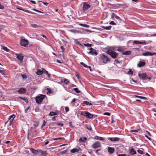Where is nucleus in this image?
<instances>
[{"instance_id":"de8ad7c7","label":"nucleus","mask_w":156,"mask_h":156,"mask_svg":"<svg viewBox=\"0 0 156 156\" xmlns=\"http://www.w3.org/2000/svg\"><path fill=\"white\" fill-rule=\"evenodd\" d=\"M139 130V129H137V130H130V132L131 133H132L133 132H136V133H137V132Z\"/></svg>"},{"instance_id":"79ce46f5","label":"nucleus","mask_w":156,"mask_h":156,"mask_svg":"<svg viewBox=\"0 0 156 156\" xmlns=\"http://www.w3.org/2000/svg\"><path fill=\"white\" fill-rule=\"evenodd\" d=\"M84 45L86 47H90L92 46V44L89 43L84 44Z\"/></svg>"},{"instance_id":"f704fd0d","label":"nucleus","mask_w":156,"mask_h":156,"mask_svg":"<svg viewBox=\"0 0 156 156\" xmlns=\"http://www.w3.org/2000/svg\"><path fill=\"white\" fill-rule=\"evenodd\" d=\"M2 47L3 49L5 51H6L7 52H8L9 51V49H8L6 47H5L4 46H3Z\"/></svg>"},{"instance_id":"58836bf2","label":"nucleus","mask_w":156,"mask_h":156,"mask_svg":"<svg viewBox=\"0 0 156 156\" xmlns=\"http://www.w3.org/2000/svg\"><path fill=\"white\" fill-rule=\"evenodd\" d=\"M80 64L83 66L84 67L87 68L88 66H87V65L84 63L83 62H81Z\"/></svg>"},{"instance_id":"6ab92c4d","label":"nucleus","mask_w":156,"mask_h":156,"mask_svg":"<svg viewBox=\"0 0 156 156\" xmlns=\"http://www.w3.org/2000/svg\"><path fill=\"white\" fill-rule=\"evenodd\" d=\"M43 73V70H41L40 69H37V72H36V73L39 75H41Z\"/></svg>"},{"instance_id":"a18cd8bd","label":"nucleus","mask_w":156,"mask_h":156,"mask_svg":"<svg viewBox=\"0 0 156 156\" xmlns=\"http://www.w3.org/2000/svg\"><path fill=\"white\" fill-rule=\"evenodd\" d=\"M64 139V138L63 137H58V138H54L53 139H52V140H57L58 139L61 140V139Z\"/></svg>"},{"instance_id":"2eb2a0df","label":"nucleus","mask_w":156,"mask_h":156,"mask_svg":"<svg viewBox=\"0 0 156 156\" xmlns=\"http://www.w3.org/2000/svg\"><path fill=\"white\" fill-rule=\"evenodd\" d=\"M114 17H115L117 19L119 20H121V19L119 16H117L114 13H112L111 15V18L113 19Z\"/></svg>"},{"instance_id":"a878e982","label":"nucleus","mask_w":156,"mask_h":156,"mask_svg":"<svg viewBox=\"0 0 156 156\" xmlns=\"http://www.w3.org/2000/svg\"><path fill=\"white\" fill-rule=\"evenodd\" d=\"M101 28L106 30H110L112 28V26H109L108 27L102 26Z\"/></svg>"},{"instance_id":"a19ab883","label":"nucleus","mask_w":156,"mask_h":156,"mask_svg":"<svg viewBox=\"0 0 156 156\" xmlns=\"http://www.w3.org/2000/svg\"><path fill=\"white\" fill-rule=\"evenodd\" d=\"M21 76L23 79H25L27 78V76L25 74H21Z\"/></svg>"},{"instance_id":"20e7f679","label":"nucleus","mask_w":156,"mask_h":156,"mask_svg":"<svg viewBox=\"0 0 156 156\" xmlns=\"http://www.w3.org/2000/svg\"><path fill=\"white\" fill-rule=\"evenodd\" d=\"M138 75L139 78L143 80H150L151 79V77L147 76V74L146 73H139Z\"/></svg>"},{"instance_id":"f03ea898","label":"nucleus","mask_w":156,"mask_h":156,"mask_svg":"<svg viewBox=\"0 0 156 156\" xmlns=\"http://www.w3.org/2000/svg\"><path fill=\"white\" fill-rule=\"evenodd\" d=\"M106 53L111 56V57L114 59L116 58L119 55V54L113 51L111 49H108L106 52Z\"/></svg>"},{"instance_id":"dca6fc26","label":"nucleus","mask_w":156,"mask_h":156,"mask_svg":"<svg viewBox=\"0 0 156 156\" xmlns=\"http://www.w3.org/2000/svg\"><path fill=\"white\" fill-rule=\"evenodd\" d=\"M136 151L134 150L133 148H131L130 149L129 151V154L131 155L136 154Z\"/></svg>"},{"instance_id":"e2e57ef3","label":"nucleus","mask_w":156,"mask_h":156,"mask_svg":"<svg viewBox=\"0 0 156 156\" xmlns=\"http://www.w3.org/2000/svg\"><path fill=\"white\" fill-rule=\"evenodd\" d=\"M4 8L3 5H1V3L0 2V9H3Z\"/></svg>"},{"instance_id":"f8f14e48","label":"nucleus","mask_w":156,"mask_h":156,"mask_svg":"<svg viewBox=\"0 0 156 156\" xmlns=\"http://www.w3.org/2000/svg\"><path fill=\"white\" fill-rule=\"evenodd\" d=\"M108 139L112 141H119L120 139L118 137H108Z\"/></svg>"},{"instance_id":"c756f323","label":"nucleus","mask_w":156,"mask_h":156,"mask_svg":"<svg viewBox=\"0 0 156 156\" xmlns=\"http://www.w3.org/2000/svg\"><path fill=\"white\" fill-rule=\"evenodd\" d=\"M79 25L83 27H86V28H89V25H87V24H82V23H80L79 24Z\"/></svg>"},{"instance_id":"603ef678","label":"nucleus","mask_w":156,"mask_h":156,"mask_svg":"<svg viewBox=\"0 0 156 156\" xmlns=\"http://www.w3.org/2000/svg\"><path fill=\"white\" fill-rule=\"evenodd\" d=\"M69 31L70 32H72L75 33V32H76L77 31V30H72H72H69Z\"/></svg>"},{"instance_id":"5701e85b","label":"nucleus","mask_w":156,"mask_h":156,"mask_svg":"<svg viewBox=\"0 0 156 156\" xmlns=\"http://www.w3.org/2000/svg\"><path fill=\"white\" fill-rule=\"evenodd\" d=\"M87 139L86 137H81L79 139V141L80 142H84Z\"/></svg>"},{"instance_id":"412c9836","label":"nucleus","mask_w":156,"mask_h":156,"mask_svg":"<svg viewBox=\"0 0 156 156\" xmlns=\"http://www.w3.org/2000/svg\"><path fill=\"white\" fill-rule=\"evenodd\" d=\"M42 70H43V73L47 75L48 77L50 78V77L51 75L48 73V72L47 70L44 68H42Z\"/></svg>"},{"instance_id":"9b49d317","label":"nucleus","mask_w":156,"mask_h":156,"mask_svg":"<svg viewBox=\"0 0 156 156\" xmlns=\"http://www.w3.org/2000/svg\"><path fill=\"white\" fill-rule=\"evenodd\" d=\"M156 54V53H153L152 52H150L148 51H147L145 52H144L142 53V55L144 56H152Z\"/></svg>"},{"instance_id":"49530a36","label":"nucleus","mask_w":156,"mask_h":156,"mask_svg":"<svg viewBox=\"0 0 156 156\" xmlns=\"http://www.w3.org/2000/svg\"><path fill=\"white\" fill-rule=\"evenodd\" d=\"M15 117V115H14V114H13L11 115H10L9 117V120H10L11 118H13V119H14V118Z\"/></svg>"},{"instance_id":"39448f33","label":"nucleus","mask_w":156,"mask_h":156,"mask_svg":"<svg viewBox=\"0 0 156 156\" xmlns=\"http://www.w3.org/2000/svg\"><path fill=\"white\" fill-rule=\"evenodd\" d=\"M81 115H82L86 117L87 119H91L94 116L93 115L87 111H82L81 112Z\"/></svg>"},{"instance_id":"338daca9","label":"nucleus","mask_w":156,"mask_h":156,"mask_svg":"<svg viewBox=\"0 0 156 156\" xmlns=\"http://www.w3.org/2000/svg\"><path fill=\"white\" fill-rule=\"evenodd\" d=\"M115 62H116V63L117 64V63H120V62L119 61H118L117 59H115Z\"/></svg>"},{"instance_id":"8fccbe9b","label":"nucleus","mask_w":156,"mask_h":156,"mask_svg":"<svg viewBox=\"0 0 156 156\" xmlns=\"http://www.w3.org/2000/svg\"><path fill=\"white\" fill-rule=\"evenodd\" d=\"M43 152H42L41 153L42 154V155H43V156H46V154H47L46 151H43Z\"/></svg>"},{"instance_id":"69168bd1","label":"nucleus","mask_w":156,"mask_h":156,"mask_svg":"<svg viewBox=\"0 0 156 156\" xmlns=\"http://www.w3.org/2000/svg\"><path fill=\"white\" fill-rule=\"evenodd\" d=\"M0 73L2 75H4L5 72L4 71L0 69Z\"/></svg>"},{"instance_id":"e433bc0d","label":"nucleus","mask_w":156,"mask_h":156,"mask_svg":"<svg viewBox=\"0 0 156 156\" xmlns=\"http://www.w3.org/2000/svg\"><path fill=\"white\" fill-rule=\"evenodd\" d=\"M30 26L31 27L34 28H36L38 27V25L35 24H31Z\"/></svg>"},{"instance_id":"09e8293b","label":"nucleus","mask_w":156,"mask_h":156,"mask_svg":"<svg viewBox=\"0 0 156 156\" xmlns=\"http://www.w3.org/2000/svg\"><path fill=\"white\" fill-rule=\"evenodd\" d=\"M109 24L113 25H116V23H115L113 21H111L109 23Z\"/></svg>"},{"instance_id":"9d476101","label":"nucleus","mask_w":156,"mask_h":156,"mask_svg":"<svg viewBox=\"0 0 156 156\" xmlns=\"http://www.w3.org/2000/svg\"><path fill=\"white\" fill-rule=\"evenodd\" d=\"M26 91V89L24 88H21L18 90V92L20 94H24Z\"/></svg>"},{"instance_id":"3c124183","label":"nucleus","mask_w":156,"mask_h":156,"mask_svg":"<svg viewBox=\"0 0 156 156\" xmlns=\"http://www.w3.org/2000/svg\"><path fill=\"white\" fill-rule=\"evenodd\" d=\"M103 114L105 115L110 116L111 115L110 113L108 112H105L103 113Z\"/></svg>"},{"instance_id":"864d4df0","label":"nucleus","mask_w":156,"mask_h":156,"mask_svg":"<svg viewBox=\"0 0 156 156\" xmlns=\"http://www.w3.org/2000/svg\"><path fill=\"white\" fill-rule=\"evenodd\" d=\"M54 112H50L49 115H50L51 116H52L53 115H54Z\"/></svg>"},{"instance_id":"f3484780","label":"nucleus","mask_w":156,"mask_h":156,"mask_svg":"<svg viewBox=\"0 0 156 156\" xmlns=\"http://www.w3.org/2000/svg\"><path fill=\"white\" fill-rule=\"evenodd\" d=\"M16 58L20 60L21 62H22L23 58V56H22L18 54H16Z\"/></svg>"},{"instance_id":"774afa93","label":"nucleus","mask_w":156,"mask_h":156,"mask_svg":"<svg viewBox=\"0 0 156 156\" xmlns=\"http://www.w3.org/2000/svg\"><path fill=\"white\" fill-rule=\"evenodd\" d=\"M69 123L70 124V126L72 128H74V126L72 125V122H70Z\"/></svg>"},{"instance_id":"5fc2aeb1","label":"nucleus","mask_w":156,"mask_h":156,"mask_svg":"<svg viewBox=\"0 0 156 156\" xmlns=\"http://www.w3.org/2000/svg\"><path fill=\"white\" fill-rule=\"evenodd\" d=\"M65 111L66 112H67L69 111V108L68 107H65Z\"/></svg>"},{"instance_id":"680f3d73","label":"nucleus","mask_w":156,"mask_h":156,"mask_svg":"<svg viewBox=\"0 0 156 156\" xmlns=\"http://www.w3.org/2000/svg\"><path fill=\"white\" fill-rule=\"evenodd\" d=\"M13 120V119H12V120H11L9 123V126H10L12 124V121Z\"/></svg>"},{"instance_id":"6e6552de","label":"nucleus","mask_w":156,"mask_h":156,"mask_svg":"<svg viewBox=\"0 0 156 156\" xmlns=\"http://www.w3.org/2000/svg\"><path fill=\"white\" fill-rule=\"evenodd\" d=\"M90 7V5L87 2H85L83 5L82 10L83 11L85 12Z\"/></svg>"},{"instance_id":"7ed1b4c3","label":"nucleus","mask_w":156,"mask_h":156,"mask_svg":"<svg viewBox=\"0 0 156 156\" xmlns=\"http://www.w3.org/2000/svg\"><path fill=\"white\" fill-rule=\"evenodd\" d=\"M46 97V96L44 95L41 94L37 96L35 98V100L37 103L39 104H41L43 100Z\"/></svg>"},{"instance_id":"ea45409f","label":"nucleus","mask_w":156,"mask_h":156,"mask_svg":"<svg viewBox=\"0 0 156 156\" xmlns=\"http://www.w3.org/2000/svg\"><path fill=\"white\" fill-rule=\"evenodd\" d=\"M147 44V43L145 41H139V44Z\"/></svg>"},{"instance_id":"c9c22d12","label":"nucleus","mask_w":156,"mask_h":156,"mask_svg":"<svg viewBox=\"0 0 156 156\" xmlns=\"http://www.w3.org/2000/svg\"><path fill=\"white\" fill-rule=\"evenodd\" d=\"M47 90H48L47 93V94H51L52 92L50 88H47Z\"/></svg>"},{"instance_id":"37998d69","label":"nucleus","mask_w":156,"mask_h":156,"mask_svg":"<svg viewBox=\"0 0 156 156\" xmlns=\"http://www.w3.org/2000/svg\"><path fill=\"white\" fill-rule=\"evenodd\" d=\"M137 151L138 153H139L141 154H144L143 151L140 149L138 150Z\"/></svg>"},{"instance_id":"b1692460","label":"nucleus","mask_w":156,"mask_h":156,"mask_svg":"<svg viewBox=\"0 0 156 156\" xmlns=\"http://www.w3.org/2000/svg\"><path fill=\"white\" fill-rule=\"evenodd\" d=\"M30 151L32 152V153H33L34 154H36L38 153L37 150H35L34 149L32 148H30Z\"/></svg>"},{"instance_id":"2f4dec72","label":"nucleus","mask_w":156,"mask_h":156,"mask_svg":"<svg viewBox=\"0 0 156 156\" xmlns=\"http://www.w3.org/2000/svg\"><path fill=\"white\" fill-rule=\"evenodd\" d=\"M73 90L76 93H80L81 91L79 90L77 88H74L73 89Z\"/></svg>"},{"instance_id":"6e6d98bb","label":"nucleus","mask_w":156,"mask_h":156,"mask_svg":"<svg viewBox=\"0 0 156 156\" xmlns=\"http://www.w3.org/2000/svg\"><path fill=\"white\" fill-rule=\"evenodd\" d=\"M139 98L142 99H145V100H147V98H146V97L140 96H139Z\"/></svg>"},{"instance_id":"f257e3e1","label":"nucleus","mask_w":156,"mask_h":156,"mask_svg":"<svg viewBox=\"0 0 156 156\" xmlns=\"http://www.w3.org/2000/svg\"><path fill=\"white\" fill-rule=\"evenodd\" d=\"M99 59L100 61L103 62L104 64H106L110 61V59L108 57L103 54L100 55L99 56Z\"/></svg>"},{"instance_id":"1a4fd4ad","label":"nucleus","mask_w":156,"mask_h":156,"mask_svg":"<svg viewBox=\"0 0 156 156\" xmlns=\"http://www.w3.org/2000/svg\"><path fill=\"white\" fill-rule=\"evenodd\" d=\"M89 50L90 51L88 52V53L90 54H91L93 55H97L98 53L97 52L96 50L92 48H90Z\"/></svg>"},{"instance_id":"4468645a","label":"nucleus","mask_w":156,"mask_h":156,"mask_svg":"<svg viewBox=\"0 0 156 156\" xmlns=\"http://www.w3.org/2000/svg\"><path fill=\"white\" fill-rule=\"evenodd\" d=\"M94 139L95 140H98L101 141H105L106 140L105 139L101 137H100L98 136H94Z\"/></svg>"},{"instance_id":"0e129e2a","label":"nucleus","mask_w":156,"mask_h":156,"mask_svg":"<svg viewBox=\"0 0 156 156\" xmlns=\"http://www.w3.org/2000/svg\"><path fill=\"white\" fill-rule=\"evenodd\" d=\"M84 29V30L86 32H89L90 33H91L92 32V31L90 30H87V29Z\"/></svg>"},{"instance_id":"4d7b16f0","label":"nucleus","mask_w":156,"mask_h":156,"mask_svg":"<svg viewBox=\"0 0 156 156\" xmlns=\"http://www.w3.org/2000/svg\"><path fill=\"white\" fill-rule=\"evenodd\" d=\"M139 41H135L133 43L135 44H139Z\"/></svg>"},{"instance_id":"bf43d9fd","label":"nucleus","mask_w":156,"mask_h":156,"mask_svg":"<svg viewBox=\"0 0 156 156\" xmlns=\"http://www.w3.org/2000/svg\"><path fill=\"white\" fill-rule=\"evenodd\" d=\"M58 126H63V124L62 123H56Z\"/></svg>"},{"instance_id":"393cba45","label":"nucleus","mask_w":156,"mask_h":156,"mask_svg":"<svg viewBox=\"0 0 156 156\" xmlns=\"http://www.w3.org/2000/svg\"><path fill=\"white\" fill-rule=\"evenodd\" d=\"M82 105H92V104L88 101H84L83 103H82Z\"/></svg>"},{"instance_id":"473e14b6","label":"nucleus","mask_w":156,"mask_h":156,"mask_svg":"<svg viewBox=\"0 0 156 156\" xmlns=\"http://www.w3.org/2000/svg\"><path fill=\"white\" fill-rule=\"evenodd\" d=\"M39 124V123L38 122H34L33 124V126L35 127H36L38 126Z\"/></svg>"},{"instance_id":"cd10ccee","label":"nucleus","mask_w":156,"mask_h":156,"mask_svg":"<svg viewBox=\"0 0 156 156\" xmlns=\"http://www.w3.org/2000/svg\"><path fill=\"white\" fill-rule=\"evenodd\" d=\"M79 151V150L77 148H74L72 149L70 151V152L72 153H74L75 152H78Z\"/></svg>"},{"instance_id":"aec40b11","label":"nucleus","mask_w":156,"mask_h":156,"mask_svg":"<svg viewBox=\"0 0 156 156\" xmlns=\"http://www.w3.org/2000/svg\"><path fill=\"white\" fill-rule=\"evenodd\" d=\"M61 82L62 83H64L65 84H67L68 83H69L70 82L67 79H66V78H64L63 80H61Z\"/></svg>"},{"instance_id":"c03bdc74","label":"nucleus","mask_w":156,"mask_h":156,"mask_svg":"<svg viewBox=\"0 0 156 156\" xmlns=\"http://www.w3.org/2000/svg\"><path fill=\"white\" fill-rule=\"evenodd\" d=\"M117 50L120 52H122L123 51V49L120 47H118Z\"/></svg>"},{"instance_id":"7c9ffc66","label":"nucleus","mask_w":156,"mask_h":156,"mask_svg":"<svg viewBox=\"0 0 156 156\" xmlns=\"http://www.w3.org/2000/svg\"><path fill=\"white\" fill-rule=\"evenodd\" d=\"M23 11H24L25 12L30 13L32 14H35V13L34 12H31L27 9H24L23 10Z\"/></svg>"},{"instance_id":"0eeeda50","label":"nucleus","mask_w":156,"mask_h":156,"mask_svg":"<svg viewBox=\"0 0 156 156\" xmlns=\"http://www.w3.org/2000/svg\"><path fill=\"white\" fill-rule=\"evenodd\" d=\"M101 144L100 142L97 141L94 143L92 145L91 147L93 148L96 149L101 147Z\"/></svg>"},{"instance_id":"bb28decb","label":"nucleus","mask_w":156,"mask_h":156,"mask_svg":"<svg viewBox=\"0 0 156 156\" xmlns=\"http://www.w3.org/2000/svg\"><path fill=\"white\" fill-rule=\"evenodd\" d=\"M85 127L89 131H91L92 130V128L90 125L87 124L85 125Z\"/></svg>"},{"instance_id":"72a5a7b5","label":"nucleus","mask_w":156,"mask_h":156,"mask_svg":"<svg viewBox=\"0 0 156 156\" xmlns=\"http://www.w3.org/2000/svg\"><path fill=\"white\" fill-rule=\"evenodd\" d=\"M133 72L131 69H129V71L128 72V74L130 75H132L133 74Z\"/></svg>"},{"instance_id":"a211bd4d","label":"nucleus","mask_w":156,"mask_h":156,"mask_svg":"<svg viewBox=\"0 0 156 156\" xmlns=\"http://www.w3.org/2000/svg\"><path fill=\"white\" fill-rule=\"evenodd\" d=\"M145 63L141 61H140L139 63L138 64V66L139 67H143L145 65Z\"/></svg>"},{"instance_id":"052dcab7","label":"nucleus","mask_w":156,"mask_h":156,"mask_svg":"<svg viewBox=\"0 0 156 156\" xmlns=\"http://www.w3.org/2000/svg\"><path fill=\"white\" fill-rule=\"evenodd\" d=\"M46 122L45 121H44L43 123V124L41 126V127L43 128L44 126L46 124Z\"/></svg>"},{"instance_id":"4be33fe9","label":"nucleus","mask_w":156,"mask_h":156,"mask_svg":"<svg viewBox=\"0 0 156 156\" xmlns=\"http://www.w3.org/2000/svg\"><path fill=\"white\" fill-rule=\"evenodd\" d=\"M131 54V51H128L122 53V54L123 55H130Z\"/></svg>"},{"instance_id":"423d86ee","label":"nucleus","mask_w":156,"mask_h":156,"mask_svg":"<svg viewBox=\"0 0 156 156\" xmlns=\"http://www.w3.org/2000/svg\"><path fill=\"white\" fill-rule=\"evenodd\" d=\"M24 37H22L21 38L20 44L21 46L26 47L29 44V41L28 40L23 39Z\"/></svg>"},{"instance_id":"4c0bfd02","label":"nucleus","mask_w":156,"mask_h":156,"mask_svg":"<svg viewBox=\"0 0 156 156\" xmlns=\"http://www.w3.org/2000/svg\"><path fill=\"white\" fill-rule=\"evenodd\" d=\"M20 98L21 99L25 101L26 102H27L28 101V100L25 98H23L22 97H20Z\"/></svg>"},{"instance_id":"ddd939ff","label":"nucleus","mask_w":156,"mask_h":156,"mask_svg":"<svg viewBox=\"0 0 156 156\" xmlns=\"http://www.w3.org/2000/svg\"><path fill=\"white\" fill-rule=\"evenodd\" d=\"M108 151L109 153L110 154H113L115 151V149L114 147H108Z\"/></svg>"},{"instance_id":"13d9d810","label":"nucleus","mask_w":156,"mask_h":156,"mask_svg":"<svg viewBox=\"0 0 156 156\" xmlns=\"http://www.w3.org/2000/svg\"><path fill=\"white\" fill-rule=\"evenodd\" d=\"M29 108H30V107H28L27 108L25 109V112L26 113H27V112H28V110H29Z\"/></svg>"},{"instance_id":"c85d7f7f","label":"nucleus","mask_w":156,"mask_h":156,"mask_svg":"<svg viewBox=\"0 0 156 156\" xmlns=\"http://www.w3.org/2000/svg\"><path fill=\"white\" fill-rule=\"evenodd\" d=\"M118 48V47H110L109 48V49H111L112 50V51L114 50V51H116L117 50V49Z\"/></svg>"}]
</instances>
